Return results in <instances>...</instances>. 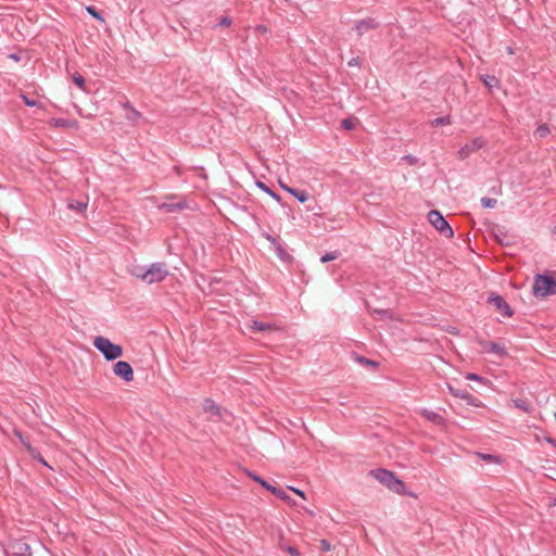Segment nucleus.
Returning <instances> with one entry per match:
<instances>
[{
  "instance_id": "nucleus-29",
  "label": "nucleus",
  "mask_w": 556,
  "mask_h": 556,
  "mask_svg": "<svg viewBox=\"0 0 556 556\" xmlns=\"http://www.w3.org/2000/svg\"><path fill=\"white\" fill-rule=\"evenodd\" d=\"M356 361L362 365H366V366H370V367L377 366V363L375 361H371V359L363 357V356H357Z\"/></svg>"
},
{
  "instance_id": "nucleus-24",
  "label": "nucleus",
  "mask_w": 556,
  "mask_h": 556,
  "mask_svg": "<svg viewBox=\"0 0 556 556\" xmlns=\"http://www.w3.org/2000/svg\"><path fill=\"white\" fill-rule=\"evenodd\" d=\"M483 81H484L485 86H488L489 88H493V87H496L498 85V80H497V78L495 76L486 75L483 78Z\"/></svg>"
},
{
  "instance_id": "nucleus-45",
  "label": "nucleus",
  "mask_w": 556,
  "mask_h": 556,
  "mask_svg": "<svg viewBox=\"0 0 556 556\" xmlns=\"http://www.w3.org/2000/svg\"><path fill=\"white\" fill-rule=\"evenodd\" d=\"M282 188H283L286 191H288V189H291V188H290V187H288V186H282Z\"/></svg>"
},
{
  "instance_id": "nucleus-13",
  "label": "nucleus",
  "mask_w": 556,
  "mask_h": 556,
  "mask_svg": "<svg viewBox=\"0 0 556 556\" xmlns=\"http://www.w3.org/2000/svg\"><path fill=\"white\" fill-rule=\"evenodd\" d=\"M377 26L378 23L374 18H365L357 22L355 25V30L357 31L358 36H363L365 33L370 29H375Z\"/></svg>"
},
{
  "instance_id": "nucleus-4",
  "label": "nucleus",
  "mask_w": 556,
  "mask_h": 556,
  "mask_svg": "<svg viewBox=\"0 0 556 556\" xmlns=\"http://www.w3.org/2000/svg\"><path fill=\"white\" fill-rule=\"evenodd\" d=\"M368 476L383 486H403V482L392 471L383 468L370 470Z\"/></svg>"
},
{
  "instance_id": "nucleus-35",
  "label": "nucleus",
  "mask_w": 556,
  "mask_h": 556,
  "mask_svg": "<svg viewBox=\"0 0 556 556\" xmlns=\"http://www.w3.org/2000/svg\"><path fill=\"white\" fill-rule=\"evenodd\" d=\"M87 10L96 18H101L100 14L97 12V10L94 8L88 7Z\"/></svg>"
},
{
  "instance_id": "nucleus-2",
  "label": "nucleus",
  "mask_w": 556,
  "mask_h": 556,
  "mask_svg": "<svg viewBox=\"0 0 556 556\" xmlns=\"http://www.w3.org/2000/svg\"><path fill=\"white\" fill-rule=\"evenodd\" d=\"M532 292L535 298H546L556 294V279L548 275H536Z\"/></svg>"
},
{
  "instance_id": "nucleus-28",
  "label": "nucleus",
  "mask_w": 556,
  "mask_h": 556,
  "mask_svg": "<svg viewBox=\"0 0 556 556\" xmlns=\"http://www.w3.org/2000/svg\"><path fill=\"white\" fill-rule=\"evenodd\" d=\"M73 81L80 89H83L85 87V78L80 74H77V73L74 74Z\"/></svg>"
},
{
  "instance_id": "nucleus-26",
  "label": "nucleus",
  "mask_w": 556,
  "mask_h": 556,
  "mask_svg": "<svg viewBox=\"0 0 556 556\" xmlns=\"http://www.w3.org/2000/svg\"><path fill=\"white\" fill-rule=\"evenodd\" d=\"M496 200L493 199V198H482L481 199V204L483 207H486V208H493L495 205H496Z\"/></svg>"
},
{
  "instance_id": "nucleus-27",
  "label": "nucleus",
  "mask_w": 556,
  "mask_h": 556,
  "mask_svg": "<svg viewBox=\"0 0 556 556\" xmlns=\"http://www.w3.org/2000/svg\"><path fill=\"white\" fill-rule=\"evenodd\" d=\"M257 187L261 188L263 191L268 193L270 197H273L276 200H279V195L271 191L264 182L257 181Z\"/></svg>"
},
{
  "instance_id": "nucleus-9",
  "label": "nucleus",
  "mask_w": 556,
  "mask_h": 556,
  "mask_svg": "<svg viewBox=\"0 0 556 556\" xmlns=\"http://www.w3.org/2000/svg\"><path fill=\"white\" fill-rule=\"evenodd\" d=\"M113 372L122 378L124 381L129 382L134 379V370L128 362L118 361L113 366Z\"/></svg>"
},
{
  "instance_id": "nucleus-23",
  "label": "nucleus",
  "mask_w": 556,
  "mask_h": 556,
  "mask_svg": "<svg viewBox=\"0 0 556 556\" xmlns=\"http://www.w3.org/2000/svg\"><path fill=\"white\" fill-rule=\"evenodd\" d=\"M247 476L251 477V479L255 482H257L260 484V486L262 488H265V486H271L270 483H268L267 481H265L264 479H262L261 477L258 476H255V475H252L250 472H245Z\"/></svg>"
},
{
  "instance_id": "nucleus-38",
  "label": "nucleus",
  "mask_w": 556,
  "mask_h": 556,
  "mask_svg": "<svg viewBox=\"0 0 556 556\" xmlns=\"http://www.w3.org/2000/svg\"><path fill=\"white\" fill-rule=\"evenodd\" d=\"M277 254L281 260H285V256L287 255V253L280 247L277 248Z\"/></svg>"
},
{
  "instance_id": "nucleus-39",
  "label": "nucleus",
  "mask_w": 556,
  "mask_h": 556,
  "mask_svg": "<svg viewBox=\"0 0 556 556\" xmlns=\"http://www.w3.org/2000/svg\"><path fill=\"white\" fill-rule=\"evenodd\" d=\"M548 506L552 508V514H556V498H554Z\"/></svg>"
},
{
  "instance_id": "nucleus-46",
  "label": "nucleus",
  "mask_w": 556,
  "mask_h": 556,
  "mask_svg": "<svg viewBox=\"0 0 556 556\" xmlns=\"http://www.w3.org/2000/svg\"><path fill=\"white\" fill-rule=\"evenodd\" d=\"M56 124L58 125H64V122L63 121H59Z\"/></svg>"
},
{
  "instance_id": "nucleus-5",
  "label": "nucleus",
  "mask_w": 556,
  "mask_h": 556,
  "mask_svg": "<svg viewBox=\"0 0 556 556\" xmlns=\"http://www.w3.org/2000/svg\"><path fill=\"white\" fill-rule=\"evenodd\" d=\"M428 220L444 237L452 238L454 236L452 227L439 211H430L428 213Z\"/></svg>"
},
{
  "instance_id": "nucleus-10",
  "label": "nucleus",
  "mask_w": 556,
  "mask_h": 556,
  "mask_svg": "<svg viewBox=\"0 0 556 556\" xmlns=\"http://www.w3.org/2000/svg\"><path fill=\"white\" fill-rule=\"evenodd\" d=\"M479 345L485 353L495 354L498 357L507 355L506 348L497 342L482 340L479 341Z\"/></svg>"
},
{
  "instance_id": "nucleus-42",
  "label": "nucleus",
  "mask_w": 556,
  "mask_h": 556,
  "mask_svg": "<svg viewBox=\"0 0 556 556\" xmlns=\"http://www.w3.org/2000/svg\"><path fill=\"white\" fill-rule=\"evenodd\" d=\"M405 159L409 162V163H414L416 161V157L412 156V155H406Z\"/></svg>"
},
{
  "instance_id": "nucleus-34",
  "label": "nucleus",
  "mask_w": 556,
  "mask_h": 556,
  "mask_svg": "<svg viewBox=\"0 0 556 556\" xmlns=\"http://www.w3.org/2000/svg\"><path fill=\"white\" fill-rule=\"evenodd\" d=\"M538 132L540 134V136L543 137L548 132V127L545 125H542L538 128Z\"/></svg>"
},
{
  "instance_id": "nucleus-43",
  "label": "nucleus",
  "mask_w": 556,
  "mask_h": 556,
  "mask_svg": "<svg viewBox=\"0 0 556 556\" xmlns=\"http://www.w3.org/2000/svg\"><path fill=\"white\" fill-rule=\"evenodd\" d=\"M40 463L47 465V463L45 462V459L41 457V456H35Z\"/></svg>"
},
{
  "instance_id": "nucleus-30",
  "label": "nucleus",
  "mask_w": 556,
  "mask_h": 556,
  "mask_svg": "<svg viewBox=\"0 0 556 556\" xmlns=\"http://www.w3.org/2000/svg\"><path fill=\"white\" fill-rule=\"evenodd\" d=\"M320 549L323 552H330L332 549V545L329 541L327 540H321L320 541Z\"/></svg>"
},
{
  "instance_id": "nucleus-22",
  "label": "nucleus",
  "mask_w": 556,
  "mask_h": 556,
  "mask_svg": "<svg viewBox=\"0 0 556 556\" xmlns=\"http://www.w3.org/2000/svg\"><path fill=\"white\" fill-rule=\"evenodd\" d=\"M125 108L129 110V112L126 115L127 119L135 122L140 117V113L136 111L134 108H131L128 103L125 104Z\"/></svg>"
},
{
  "instance_id": "nucleus-11",
  "label": "nucleus",
  "mask_w": 556,
  "mask_h": 556,
  "mask_svg": "<svg viewBox=\"0 0 556 556\" xmlns=\"http://www.w3.org/2000/svg\"><path fill=\"white\" fill-rule=\"evenodd\" d=\"M484 144V141L482 138H475L467 142L464 147L460 148L458 151L459 159L465 160L467 159L471 153L475 151H478L481 149Z\"/></svg>"
},
{
  "instance_id": "nucleus-21",
  "label": "nucleus",
  "mask_w": 556,
  "mask_h": 556,
  "mask_svg": "<svg viewBox=\"0 0 556 556\" xmlns=\"http://www.w3.org/2000/svg\"><path fill=\"white\" fill-rule=\"evenodd\" d=\"M357 123H358L357 118L349 117V118H345L342 121V127L346 130H352L355 128Z\"/></svg>"
},
{
  "instance_id": "nucleus-8",
  "label": "nucleus",
  "mask_w": 556,
  "mask_h": 556,
  "mask_svg": "<svg viewBox=\"0 0 556 556\" xmlns=\"http://www.w3.org/2000/svg\"><path fill=\"white\" fill-rule=\"evenodd\" d=\"M489 303L492 304L496 311L504 317H511L514 315V311L509 306V304L504 300L503 296L498 294H491L489 296Z\"/></svg>"
},
{
  "instance_id": "nucleus-6",
  "label": "nucleus",
  "mask_w": 556,
  "mask_h": 556,
  "mask_svg": "<svg viewBox=\"0 0 556 556\" xmlns=\"http://www.w3.org/2000/svg\"><path fill=\"white\" fill-rule=\"evenodd\" d=\"M271 493L280 498L281 501L286 502L287 504L293 506L296 505V502L291 498L290 493L295 494L296 496L301 497L302 500H306V496L304 492L301 489H269Z\"/></svg>"
},
{
  "instance_id": "nucleus-3",
  "label": "nucleus",
  "mask_w": 556,
  "mask_h": 556,
  "mask_svg": "<svg viewBox=\"0 0 556 556\" xmlns=\"http://www.w3.org/2000/svg\"><path fill=\"white\" fill-rule=\"evenodd\" d=\"M93 345L103 354L108 361H114L121 357L123 354L122 346L111 342L108 338L104 337L94 338Z\"/></svg>"
},
{
  "instance_id": "nucleus-20",
  "label": "nucleus",
  "mask_w": 556,
  "mask_h": 556,
  "mask_svg": "<svg viewBox=\"0 0 556 556\" xmlns=\"http://www.w3.org/2000/svg\"><path fill=\"white\" fill-rule=\"evenodd\" d=\"M452 123L450 115L437 117L431 121V126L439 127L443 125H450Z\"/></svg>"
},
{
  "instance_id": "nucleus-37",
  "label": "nucleus",
  "mask_w": 556,
  "mask_h": 556,
  "mask_svg": "<svg viewBox=\"0 0 556 556\" xmlns=\"http://www.w3.org/2000/svg\"><path fill=\"white\" fill-rule=\"evenodd\" d=\"M359 64L358 58H353L348 62L349 66H357Z\"/></svg>"
},
{
  "instance_id": "nucleus-14",
  "label": "nucleus",
  "mask_w": 556,
  "mask_h": 556,
  "mask_svg": "<svg viewBox=\"0 0 556 556\" xmlns=\"http://www.w3.org/2000/svg\"><path fill=\"white\" fill-rule=\"evenodd\" d=\"M13 555L16 556H30V547L23 541H15L10 545Z\"/></svg>"
},
{
  "instance_id": "nucleus-17",
  "label": "nucleus",
  "mask_w": 556,
  "mask_h": 556,
  "mask_svg": "<svg viewBox=\"0 0 556 556\" xmlns=\"http://www.w3.org/2000/svg\"><path fill=\"white\" fill-rule=\"evenodd\" d=\"M421 414L424 417H426V419H428L434 424L442 425L444 422L443 417L435 412L424 409L421 412Z\"/></svg>"
},
{
  "instance_id": "nucleus-36",
  "label": "nucleus",
  "mask_w": 556,
  "mask_h": 556,
  "mask_svg": "<svg viewBox=\"0 0 556 556\" xmlns=\"http://www.w3.org/2000/svg\"><path fill=\"white\" fill-rule=\"evenodd\" d=\"M399 494H406L409 496L416 497V495L413 492H409L407 489H396Z\"/></svg>"
},
{
  "instance_id": "nucleus-18",
  "label": "nucleus",
  "mask_w": 556,
  "mask_h": 556,
  "mask_svg": "<svg viewBox=\"0 0 556 556\" xmlns=\"http://www.w3.org/2000/svg\"><path fill=\"white\" fill-rule=\"evenodd\" d=\"M288 192L292 194L301 203L306 202L309 198L308 192L305 190L288 189Z\"/></svg>"
},
{
  "instance_id": "nucleus-33",
  "label": "nucleus",
  "mask_w": 556,
  "mask_h": 556,
  "mask_svg": "<svg viewBox=\"0 0 556 556\" xmlns=\"http://www.w3.org/2000/svg\"><path fill=\"white\" fill-rule=\"evenodd\" d=\"M466 379L473 381H482L483 378L477 374H467Z\"/></svg>"
},
{
  "instance_id": "nucleus-1",
  "label": "nucleus",
  "mask_w": 556,
  "mask_h": 556,
  "mask_svg": "<svg viewBox=\"0 0 556 556\" xmlns=\"http://www.w3.org/2000/svg\"><path fill=\"white\" fill-rule=\"evenodd\" d=\"M130 274L141 281L152 285L163 281L169 275V270L164 262H155L148 266L134 265Z\"/></svg>"
},
{
  "instance_id": "nucleus-40",
  "label": "nucleus",
  "mask_w": 556,
  "mask_h": 556,
  "mask_svg": "<svg viewBox=\"0 0 556 556\" xmlns=\"http://www.w3.org/2000/svg\"><path fill=\"white\" fill-rule=\"evenodd\" d=\"M377 314L386 317H391V313L389 311H376Z\"/></svg>"
},
{
  "instance_id": "nucleus-32",
  "label": "nucleus",
  "mask_w": 556,
  "mask_h": 556,
  "mask_svg": "<svg viewBox=\"0 0 556 556\" xmlns=\"http://www.w3.org/2000/svg\"><path fill=\"white\" fill-rule=\"evenodd\" d=\"M22 98H23L25 105H27V106H36L37 105V101L30 100L24 94L22 96Z\"/></svg>"
},
{
  "instance_id": "nucleus-44",
  "label": "nucleus",
  "mask_w": 556,
  "mask_h": 556,
  "mask_svg": "<svg viewBox=\"0 0 556 556\" xmlns=\"http://www.w3.org/2000/svg\"><path fill=\"white\" fill-rule=\"evenodd\" d=\"M9 56H10V58H12V59H13V60H15V61H18V60H20V58H18L16 54H10Z\"/></svg>"
},
{
  "instance_id": "nucleus-16",
  "label": "nucleus",
  "mask_w": 556,
  "mask_h": 556,
  "mask_svg": "<svg viewBox=\"0 0 556 556\" xmlns=\"http://www.w3.org/2000/svg\"><path fill=\"white\" fill-rule=\"evenodd\" d=\"M477 457L490 465H501L502 463L501 456L495 454L477 453Z\"/></svg>"
},
{
  "instance_id": "nucleus-19",
  "label": "nucleus",
  "mask_w": 556,
  "mask_h": 556,
  "mask_svg": "<svg viewBox=\"0 0 556 556\" xmlns=\"http://www.w3.org/2000/svg\"><path fill=\"white\" fill-rule=\"evenodd\" d=\"M87 201H84V200H75V201H71L68 204H67V207L70 210H75V211H78V212H83L87 208Z\"/></svg>"
},
{
  "instance_id": "nucleus-47",
  "label": "nucleus",
  "mask_w": 556,
  "mask_h": 556,
  "mask_svg": "<svg viewBox=\"0 0 556 556\" xmlns=\"http://www.w3.org/2000/svg\"><path fill=\"white\" fill-rule=\"evenodd\" d=\"M554 233L556 235V226H555V228H554Z\"/></svg>"
},
{
  "instance_id": "nucleus-15",
  "label": "nucleus",
  "mask_w": 556,
  "mask_h": 556,
  "mask_svg": "<svg viewBox=\"0 0 556 556\" xmlns=\"http://www.w3.org/2000/svg\"><path fill=\"white\" fill-rule=\"evenodd\" d=\"M247 328L252 331H267L273 329V325L268 323H263L258 320H252L247 325Z\"/></svg>"
},
{
  "instance_id": "nucleus-31",
  "label": "nucleus",
  "mask_w": 556,
  "mask_h": 556,
  "mask_svg": "<svg viewBox=\"0 0 556 556\" xmlns=\"http://www.w3.org/2000/svg\"><path fill=\"white\" fill-rule=\"evenodd\" d=\"M232 23L231 18L228 17V16H224L220 18L218 25L222 26V27H228L230 26Z\"/></svg>"
},
{
  "instance_id": "nucleus-41",
  "label": "nucleus",
  "mask_w": 556,
  "mask_h": 556,
  "mask_svg": "<svg viewBox=\"0 0 556 556\" xmlns=\"http://www.w3.org/2000/svg\"><path fill=\"white\" fill-rule=\"evenodd\" d=\"M516 406L519 407V408H522L525 410H527V407H526V404L525 402L520 401V402H516Z\"/></svg>"
},
{
  "instance_id": "nucleus-25",
  "label": "nucleus",
  "mask_w": 556,
  "mask_h": 556,
  "mask_svg": "<svg viewBox=\"0 0 556 556\" xmlns=\"http://www.w3.org/2000/svg\"><path fill=\"white\" fill-rule=\"evenodd\" d=\"M339 255H340V253L338 251L329 252V253H326L325 255H323L320 261L323 263H326L329 261H334L339 257Z\"/></svg>"
},
{
  "instance_id": "nucleus-7",
  "label": "nucleus",
  "mask_w": 556,
  "mask_h": 556,
  "mask_svg": "<svg viewBox=\"0 0 556 556\" xmlns=\"http://www.w3.org/2000/svg\"><path fill=\"white\" fill-rule=\"evenodd\" d=\"M203 410L207 414L208 418L217 421L225 418L227 410H223L220 406L211 399H205L203 402Z\"/></svg>"
},
{
  "instance_id": "nucleus-12",
  "label": "nucleus",
  "mask_w": 556,
  "mask_h": 556,
  "mask_svg": "<svg viewBox=\"0 0 556 556\" xmlns=\"http://www.w3.org/2000/svg\"><path fill=\"white\" fill-rule=\"evenodd\" d=\"M447 388H448L450 393L453 396L459 397V399L464 400L467 405H470V406H473V407H480L481 406V402L478 399H476L472 395H470L468 392L462 391L459 389H455L452 386H447Z\"/></svg>"
}]
</instances>
